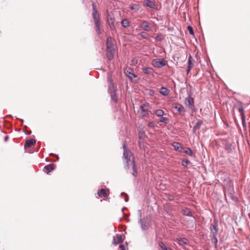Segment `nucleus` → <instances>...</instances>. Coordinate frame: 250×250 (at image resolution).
Masks as SVG:
<instances>
[{
    "label": "nucleus",
    "instance_id": "1",
    "mask_svg": "<svg viewBox=\"0 0 250 250\" xmlns=\"http://www.w3.org/2000/svg\"><path fill=\"white\" fill-rule=\"evenodd\" d=\"M124 153L123 159L124 163V167L126 170L129 168L130 166H131L133 172L132 174L136 177L137 174V168L135 164L134 157L132 155L130 150L127 149L125 142L123 143Z\"/></svg>",
    "mask_w": 250,
    "mask_h": 250
},
{
    "label": "nucleus",
    "instance_id": "2",
    "mask_svg": "<svg viewBox=\"0 0 250 250\" xmlns=\"http://www.w3.org/2000/svg\"><path fill=\"white\" fill-rule=\"evenodd\" d=\"M92 17L96 26V33L99 35L101 33L100 15L96 9L94 3L92 4Z\"/></svg>",
    "mask_w": 250,
    "mask_h": 250
},
{
    "label": "nucleus",
    "instance_id": "3",
    "mask_svg": "<svg viewBox=\"0 0 250 250\" xmlns=\"http://www.w3.org/2000/svg\"><path fill=\"white\" fill-rule=\"evenodd\" d=\"M194 99L191 97V94H189L188 96L185 99V104L189 109L194 110Z\"/></svg>",
    "mask_w": 250,
    "mask_h": 250
},
{
    "label": "nucleus",
    "instance_id": "4",
    "mask_svg": "<svg viewBox=\"0 0 250 250\" xmlns=\"http://www.w3.org/2000/svg\"><path fill=\"white\" fill-rule=\"evenodd\" d=\"M166 64V62L164 59H156L152 61V65L156 68H160L164 66Z\"/></svg>",
    "mask_w": 250,
    "mask_h": 250
},
{
    "label": "nucleus",
    "instance_id": "5",
    "mask_svg": "<svg viewBox=\"0 0 250 250\" xmlns=\"http://www.w3.org/2000/svg\"><path fill=\"white\" fill-rule=\"evenodd\" d=\"M125 73L129 78L131 82H133V77L137 78V76L133 73V70L130 67H126L125 69Z\"/></svg>",
    "mask_w": 250,
    "mask_h": 250
},
{
    "label": "nucleus",
    "instance_id": "6",
    "mask_svg": "<svg viewBox=\"0 0 250 250\" xmlns=\"http://www.w3.org/2000/svg\"><path fill=\"white\" fill-rule=\"evenodd\" d=\"M144 6L148 7L152 9H156V5L155 2L151 0H145L144 1Z\"/></svg>",
    "mask_w": 250,
    "mask_h": 250
},
{
    "label": "nucleus",
    "instance_id": "7",
    "mask_svg": "<svg viewBox=\"0 0 250 250\" xmlns=\"http://www.w3.org/2000/svg\"><path fill=\"white\" fill-rule=\"evenodd\" d=\"M106 21L107 24L109 25L111 30H113L115 28L114 23V19L112 18L109 14L106 15Z\"/></svg>",
    "mask_w": 250,
    "mask_h": 250
},
{
    "label": "nucleus",
    "instance_id": "8",
    "mask_svg": "<svg viewBox=\"0 0 250 250\" xmlns=\"http://www.w3.org/2000/svg\"><path fill=\"white\" fill-rule=\"evenodd\" d=\"M140 27L146 31H152V27L149 25V23L146 21H141L140 23Z\"/></svg>",
    "mask_w": 250,
    "mask_h": 250
},
{
    "label": "nucleus",
    "instance_id": "9",
    "mask_svg": "<svg viewBox=\"0 0 250 250\" xmlns=\"http://www.w3.org/2000/svg\"><path fill=\"white\" fill-rule=\"evenodd\" d=\"M209 229L210 231V237L217 236L218 232V227L210 226Z\"/></svg>",
    "mask_w": 250,
    "mask_h": 250
},
{
    "label": "nucleus",
    "instance_id": "10",
    "mask_svg": "<svg viewBox=\"0 0 250 250\" xmlns=\"http://www.w3.org/2000/svg\"><path fill=\"white\" fill-rule=\"evenodd\" d=\"M174 107L177 110L180 114L184 115L186 110L183 105L179 103H177L175 104Z\"/></svg>",
    "mask_w": 250,
    "mask_h": 250
},
{
    "label": "nucleus",
    "instance_id": "11",
    "mask_svg": "<svg viewBox=\"0 0 250 250\" xmlns=\"http://www.w3.org/2000/svg\"><path fill=\"white\" fill-rule=\"evenodd\" d=\"M172 146L176 151H178L180 152H182V150L184 149L182 145L178 142H174L172 144Z\"/></svg>",
    "mask_w": 250,
    "mask_h": 250
},
{
    "label": "nucleus",
    "instance_id": "12",
    "mask_svg": "<svg viewBox=\"0 0 250 250\" xmlns=\"http://www.w3.org/2000/svg\"><path fill=\"white\" fill-rule=\"evenodd\" d=\"M106 50L114 49V44L112 42V38L108 37L106 40Z\"/></svg>",
    "mask_w": 250,
    "mask_h": 250
},
{
    "label": "nucleus",
    "instance_id": "13",
    "mask_svg": "<svg viewBox=\"0 0 250 250\" xmlns=\"http://www.w3.org/2000/svg\"><path fill=\"white\" fill-rule=\"evenodd\" d=\"M115 49L106 50V56L108 61H111L114 57Z\"/></svg>",
    "mask_w": 250,
    "mask_h": 250
},
{
    "label": "nucleus",
    "instance_id": "14",
    "mask_svg": "<svg viewBox=\"0 0 250 250\" xmlns=\"http://www.w3.org/2000/svg\"><path fill=\"white\" fill-rule=\"evenodd\" d=\"M143 71L146 74L153 75L154 69L152 67H144L143 68Z\"/></svg>",
    "mask_w": 250,
    "mask_h": 250
},
{
    "label": "nucleus",
    "instance_id": "15",
    "mask_svg": "<svg viewBox=\"0 0 250 250\" xmlns=\"http://www.w3.org/2000/svg\"><path fill=\"white\" fill-rule=\"evenodd\" d=\"M36 143V140L33 139H31L30 140H27L26 141L25 143L24 144L25 148H28L31 146L32 145H34Z\"/></svg>",
    "mask_w": 250,
    "mask_h": 250
},
{
    "label": "nucleus",
    "instance_id": "16",
    "mask_svg": "<svg viewBox=\"0 0 250 250\" xmlns=\"http://www.w3.org/2000/svg\"><path fill=\"white\" fill-rule=\"evenodd\" d=\"M123 241L121 234H117L116 237L113 238V243L117 245Z\"/></svg>",
    "mask_w": 250,
    "mask_h": 250
},
{
    "label": "nucleus",
    "instance_id": "17",
    "mask_svg": "<svg viewBox=\"0 0 250 250\" xmlns=\"http://www.w3.org/2000/svg\"><path fill=\"white\" fill-rule=\"evenodd\" d=\"M193 65V62H192V57L190 55L189 58H188V65L187 69V73H189V72L190 71V70L191 67H192Z\"/></svg>",
    "mask_w": 250,
    "mask_h": 250
},
{
    "label": "nucleus",
    "instance_id": "18",
    "mask_svg": "<svg viewBox=\"0 0 250 250\" xmlns=\"http://www.w3.org/2000/svg\"><path fill=\"white\" fill-rule=\"evenodd\" d=\"M159 92L163 96H167L169 93V90L165 87L160 88Z\"/></svg>",
    "mask_w": 250,
    "mask_h": 250
},
{
    "label": "nucleus",
    "instance_id": "19",
    "mask_svg": "<svg viewBox=\"0 0 250 250\" xmlns=\"http://www.w3.org/2000/svg\"><path fill=\"white\" fill-rule=\"evenodd\" d=\"M177 241L178 242V244L181 246H184L186 245L188 243V239L186 238H178Z\"/></svg>",
    "mask_w": 250,
    "mask_h": 250
},
{
    "label": "nucleus",
    "instance_id": "20",
    "mask_svg": "<svg viewBox=\"0 0 250 250\" xmlns=\"http://www.w3.org/2000/svg\"><path fill=\"white\" fill-rule=\"evenodd\" d=\"M112 101L115 103H117L118 101V97L116 95V91L111 92L109 93Z\"/></svg>",
    "mask_w": 250,
    "mask_h": 250
},
{
    "label": "nucleus",
    "instance_id": "21",
    "mask_svg": "<svg viewBox=\"0 0 250 250\" xmlns=\"http://www.w3.org/2000/svg\"><path fill=\"white\" fill-rule=\"evenodd\" d=\"M182 213L184 215L188 216H192V214L190 210L187 208H185L182 210Z\"/></svg>",
    "mask_w": 250,
    "mask_h": 250
},
{
    "label": "nucleus",
    "instance_id": "22",
    "mask_svg": "<svg viewBox=\"0 0 250 250\" xmlns=\"http://www.w3.org/2000/svg\"><path fill=\"white\" fill-rule=\"evenodd\" d=\"M44 169L46 170V172L47 174L50 173L52 170L54 169V166L53 164H49L46 165L44 167Z\"/></svg>",
    "mask_w": 250,
    "mask_h": 250
},
{
    "label": "nucleus",
    "instance_id": "23",
    "mask_svg": "<svg viewBox=\"0 0 250 250\" xmlns=\"http://www.w3.org/2000/svg\"><path fill=\"white\" fill-rule=\"evenodd\" d=\"M97 194L100 197L103 196L105 197L107 196L106 191L104 188H101V189L99 190L98 191Z\"/></svg>",
    "mask_w": 250,
    "mask_h": 250
},
{
    "label": "nucleus",
    "instance_id": "24",
    "mask_svg": "<svg viewBox=\"0 0 250 250\" xmlns=\"http://www.w3.org/2000/svg\"><path fill=\"white\" fill-rule=\"evenodd\" d=\"M139 223L141 225V228L143 230H145L148 229V225L146 223H144L143 222L142 218L139 219Z\"/></svg>",
    "mask_w": 250,
    "mask_h": 250
},
{
    "label": "nucleus",
    "instance_id": "25",
    "mask_svg": "<svg viewBox=\"0 0 250 250\" xmlns=\"http://www.w3.org/2000/svg\"><path fill=\"white\" fill-rule=\"evenodd\" d=\"M182 152H184L190 156L193 155V151L190 148L184 147V150H182Z\"/></svg>",
    "mask_w": 250,
    "mask_h": 250
},
{
    "label": "nucleus",
    "instance_id": "26",
    "mask_svg": "<svg viewBox=\"0 0 250 250\" xmlns=\"http://www.w3.org/2000/svg\"><path fill=\"white\" fill-rule=\"evenodd\" d=\"M129 8L131 10H135L136 11H138L140 9V5L137 4H132L130 5Z\"/></svg>",
    "mask_w": 250,
    "mask_h": 250
},
{
    "label": "nucleus",
    "instance_id": "27",
    "mask_svg": "<svg viewBox=\"0 0 250 250\" xmlns=\"http://www.w3.org/2000/svg\"><path fill=\"white\" fill-rule=\"evenodd\" d=\"M203 124V121L201 120H199L196 125L193 126V131L194 132L196 129L200 128V126Z\"/></svg>",
    "mask_w": 250,
    "mask_h": 250
},
{
    "label": "nucleus",
    "instance_id": "28",
    "mask_svg": "<svg viewBox=\"0 0 250 250\" xmlns=\"http://www.w3.org/2000/svg\"><path fill=\"white\" fill-rule=\"evenodd\" d=\"M138 36H140L143 39H147L149 37V35L146 32H144V31H142V32H140L138 34Z\"/></svg>",
    "mask_w": 250,
    "mask_h": 250
},
{
    "label": "nucleus",
    "instance_id": "29",
    "mask_svg": "<svg viewBox=\"0 0 250 250\" xmlns=\"http://www.w3.org/2000/svg\"><path fill=\"white\" fill-rule=\"evenodd\" d=\"M121 25L124 27H127L129 25V22L126 19H124L121 21Z\"/></svg>",
    "mask_w": 250,
    "mask_h": 250
},
{
    "label": "nucleus",
    "instance_id": "30",
    "mask_svg": "<svg viewBox=\"0 0 250 250\" xmlns=\"http://www.w3.org/2000/svg\"><path fill=\"white\" fill-rule=\"evenodd\" d=\"M116 91V87H115L114 83L109 84H108V92L110 93L111 92Z\"/></svg>",
    "mask_w": 250,
    "mask_h": 250
},
{
    "label": "nucleus",
    "instance_id": "31",
    "mask_svg": "<svg viewBox=\"0 0 250 250\" xmlns=\"http://www.w3.org/2000/svg\"><path fill=\"white\" fill-rule=\"evenodd\" d=\"M138 137L139 139L144 140L145 138V132L143 130H139L138 132Z\"/></svg>",
    "mask_w": 250,
    "mask_h": 250
},
{
    "label": "nucleus",
    "instance_id": "32",
    "mask_svg": "<svg viewBox=\"0 0 250 250\" xmlns=\"http://www.w3.org/2000/svg\"><path fill=\"white\" fill-rule=\"evenodd\" d=\"M240 106L238 108V111L240 112L241 116L242 117L244 118L245 117V116H244V109H243V106H242V103H240Z\"/></svg>",
    "mask_w": 250,
    "mask_h": 250
},
{
    "label": "nucleus",
    "instance_id": "33",
    "mask_svg": "<svg viewBox=\"0 0 250 250\" xmlns=\"http://www.w3.org/2000/svg\"><path fill=\"white\" fill-rule=\"evenodd\" d=\"M155 114L159 117H162L164 114V112L162 109H157L155 111Z\"/></svg>",
    "mask_w": 250,
    "mask_h": 250
},
{
    "label": "nucleus",
    "instance_id": "34",
    "mask_svg": "<svg viewBox=\"0 0 250 250\" xmlns=\"http://www.w3.org/2000/svg\"><path fill=\"white\" fill-rule=\"evenodd\" d=\"M159 121L160 122L164 123L165 124H168L169 122V119L167 118L164 117H161L160 118Z\"/></svg>",
    "mask_w": 250,
    "mask_h": 250
},
{
    "label": "nucleus",
    "instance_id": "35",
    "mask_svg": "<svg viewBox=\"0 0 250 250\" xmlns=\"http://www.w3.org/2000/svg\"><path fill=\"white\" fill-rule=\"evenodd\" d=\"M226 149L228 151V152L232 151V145L229 143H227L226 144Z\"/></svg>",
    "mask_w": 250,
    "mask_h": 250
},
{
    "label": "nucleus",
    "instance_id": "36",
    "mask_svg": "<svg viewBox=\"0 0 250 250\" xmlns=\"http://www.w3.org/2000/svg\"><path fill=\"white\" fill-rule=\"evenodd\" d=\"M211 240L212 241V243H214V246L215 248H217V244H218V239L217 236L214 237H211Z\"/></svg>",
    "mask_w": 250,
    "mask_h": 250
},
{
    "label": "nucleus",
    "instance_id": "37",
    "mask_svg": "<svg viewBox=\"0 0 250 250\" xmlns=\"http://www.w3.org/2000/svg\"><path fill=\"white\" fill-rule=\"evenodd\" d=\"M181 164L183 166L186 167L188 164H190V162L186 159H183L182 160Z\"/></svg>",
    "mask_w": 250,
    "mask_h": 250
},
{
    "label": "nucleus",
    "instance_id": "38",
    "mask_svg": "<svg viewBox=\"0 0 250 250\" xmlns=\"http://www.w3.org/2000/svg\"><path fill=\"white\" fill-rule=\"evenodd\" d=\"M155 39L158 41H162L164 39V36L162 34H159L155 37Z\"/></svg>",
    "mask_w": 250,
    "mask_h": 250
},
{
    "label": "nucleus",
    "instance_id": "39",
    "mask_svg": "<svg viewBox=\"0 0 250 250\" xmlns=\"http://www.w3.org/2000/svg\"><path fill=\"white\" fill-rule=\"evenodd\" d=\"M210 226L218 227V220L217 218H214L213 222L210 224Z\"/></svg>",
    "mask_w": 250,
    "mask_h": 250
},
{
    "label": "nucleus",
    "instance_id": "40",
    "mask_svg": "<svg viewBox=\"0 0 250 250\" xmlns=\"http://www.w3.org/2000/svg\"><path fill=\"white\" fill-rule=\"evenodd\" d=\"M166 196L167 198V199L169 200V201H173L174 200V197L173 195H171V194H166Z\"/></svg>",
    "mask_w": 250,
    "mask_h": 250
},
{
    "label": "nucleus",
    "instance_id": "41",
    "mask_svg": "<svg viewBox=\"0 0 250 250\" xmlns=\"http://www.w3.org/2000/svg\"><path fill=\"white\" fill-rule=\"evenodd\" d=\"M107 82L108 83V84L114 83L111 75L110 74H108L107 76Z\"/></svg>",
    "mask_w": 250,
    "mask_h": 250
},
{
    "label": "nucleus",
    "instance_id": "42",
    "mask_svg": "<svg viewBox=\"0 0 250 250\" xmlns=\"http://www.w3.org/2000/svg\"><path fill=\"white\" fill-rule=\"evenodd\" d=\"M159 245L160 247V248L162 249V250H165L166 249H167L166 246L165 245V244L162 242H160L159 243Z\"/></svg>",
    "mask_w": 250,
    "mask_h": 250
},
{
    "label": "nucleus",
    "instance_id": "43",
    "mask_svg": "<svg viewBox=\"0 0 250 250\" xmlns=\"http://www.w3.org/2000/svg\"><path fill=\"white\" fill-rule=\"evenodd\" d=\"M188 30L189 31V33L190 35H193L194 32L192 27L191 26H188Z\"/></svg>",
    "mask_w": 250,
    "mask_h": 250
},
{
    "label": "nucleus",
    "instance_id": "44",
    "mask_svg": "<svg viewBox=\"0 0 250 250\" xmlns=\"http://www.w3.org/2000/svg\"><path fill=\"white\" fill-rule=\"evenodd\" d=\"M147 125L148 126L152 128H154L155 126L154 123L153 122H149L147 124Z\"/></svg>",
    "mask_w": 250,
    "mask_h": 250
},
{
    "label": "nucleus",
    "instance_id": "45",
    "mask_svg": "<svg viewBox=\"0 0 250 250\" xmlns=\"http://www.w3.org/2000/svg\"><path fill=\"white\" fill-rule=\"evenodd\" d=\"M137 60L136 59H132L131 60V63L133 65H135L137 63Z\"/></svg>",
    "mask_w": 250,
    "mask_h": 250
},
{
    "label": "nucleus",
    "instance_id": "46",
    "mask_svg": "<svg viewBox=\"0 0 250 250\" xmlns=\"http://www.w3.org/2000/svg\"><path fill=\"white\" fill-rule=\"evenodd\" d=\"M146 105L145 104H142L141 105L140 107L142 109L143 112H146V110L144 109V107H145Z\"/></svg>",
    "mask_w": 250,
    "mask_h": 250
},
{
    "label": "nucleus",
    "instance_id": "47",
    "mask_svg": "<svg viewBox=\"0 0 250 250\" xmlns=\"http://www.w3.org/2000/svg\"><path fill=\"white\" fill-rule=\"evenodd\" d=\"M119 248L121 249V250H126L125 247V245L123 244L120 245Z\"/></svg>",
    "mask_w": 250,
    "mask_h": 250
},
{
    "label": "nucleus",
    "instance_id": "48",
    "mask_svg": "<svg viewBox=\"0 0 250 250\" xmlns=\"http://www.w3.org/2000/svg\"><path fill=\"white\" fill-rule=\"evenodd\" d=\"M123 194L125 195V196H126V198H125V202H127L128 201V197L126 193H124V192H122L121 193V195H123Z\"/></svg>",
    "mask_w": 250,
    "mask_h": 250
},
{
    "label": "nucleus",
    "instance_id": "49",
    "mask_svg": "<svg viewBox=\"0 0 250 250\" xmlns=\"http://www.w3.org/2000/svg\"><path fill=\"white\" fill-rule=\"evenodd\" d=\"M49 156H55L57 158V160H58L59 159V156L58 155H56L55 154H54L53 153H52L49 154Z\"/></svg>",
    "mask_w": 250,
    "mask_h": 250
},
{
    "label": "nucleus",
    "instance_id": "50",
    "mask_svg": "<svg viewBox=\"0 0 250 250\" xmlns=\"http://www.w3.org/2000/svg\"><path fill=\"white\" fill-rule=\"evenodd\" d=\"M138 214H139V217H140V218H141V216H142V212H141V210L139 209L138 210Z\"/></svg>",
    "mask_w": 250,
    "mask_h": 250
},
{
    "label": "nucleus",
    "instance_id": "51",
    "mask_svg": "<svg viewBox=\"0 0 250 250\" xmlns=\"http://www.w3.org/2000/svg\"><path fill=\"white\" fill-rule=\"evenodd\" d=\"M142 114L143 116H146V115L147 114V111L146 110V112H142Z\"/></svg>",
    "mask_w": 250,
    "mask_h": 250
},
{
    "label": "nucleus",
    "instance_id": "52",
    "mask_svg": "<svg viewBox=\"0 0 250 250\" xmlns=\"http://www.w3.org/2000/svg\"><path fill=\"white\" fill-rule=\"evenodd\" d=\"M8 139V136H6L5 137H4V141L5 142H6L7 141V140Z\"/></svg>",
    "mask_w": 250,
    "mask_h": 250
},
{
    "label": "nucleus",
    "instance_id": "53",
    "mask_svg": "<svg viewBox=\"0 0 250 250\" xmlns=\"http://www.w3.org/2000/svg\"><path fill=\"white\" fill-rule=\"evenodd\" d=\"M25 134L26 135H30L31 133V131H29L27 132H25Z\"/></svg>",
    "mask_w": 250,
    "mask_h": 250
},
{
    "label": "nucleus",
    "instance_id": "54",
    "mask_svg": "<svg viewBox=\"0 0 250 250\" xmlns=\"http://www.w3.org/2000/svg\"><path fill=\"white\" fill-rule=\"evenodd\" d=\"M230 197L232 198V199L234 200L235 198H236L234 196L232 195V194H230Z\"/></svg>",
    "mask_w": 250,
    "mask_h": 250
},
{
    "label": "nucleus",
    "instance_id": "55",
    "mask_svg": "<svg viewBox=\"0 0 250 250\" xmlns=\"http://www.w3.org/2000/svg\"><path fill=\"white\" fill-rule=\"evenodd\" d=\"M46 161L47 162L51 161V162H55L56 161V160H50V161H49V160H47V158H46Z\"/></svg>",
    "mask_w": 250,
    "mask_h": 250
},
{
    "label": "nucleus",
    "instance_id": "56",
    "mask_svg": "<svg viewBox=\"0 0 250 250\" xmlns=\"http://www.w3.org/2000/svg\"><path fill=\"white\" fill-rule=\"evenodd\" d=\"M20 121H21L22 124L23 123V119H20Z\"/></svg>",
    "mask_w": 250,
    "mask_h": 250
},
{
    "label": "nucleus",
    "instance_id": "57",
    "mask_svg": "<svg viewBox=\"0 0 250 250\" xmlns=\"http://www.w3.org/2000/svg\"><path fill=\"white\" fill-rule=\"evenodd\" d=\"M171 250V249H166V250Z\"/></svg>",
    "mask_w": 250,
    "mask_h": 250
},
{
    "label": "nucleus",
    "instance_id": "58",
    "mask_svg": "<svg viewBox=\"0 0 250 250\" xmlns=\"http://www.w3.org/2000/svg\"><path fill=\"white\" fill-rule=\"evenodd\" d=\"M171 250V249H166V250Z\"/></svg>",
    "mask_w": 250,
    "mask_h": 250
},
{
    "label": "nucleus",
    "instance_id": "59",
    "mask_svg": "<svg viewBox=\"0 0 250 250\" xmlns=\"http://www.w3.org/2000/svg\"><path fill=\"white\" fill-rule=\"evenodd\" d=\"M126 208H124L123 209H122V211H123L124 210H125V209Z\"/></svg>",
    "mask_w": 250,
    "mask_h": 250
},
{
    "label": "nucleus",
    "instance_id": "60",
    "mask_svg": "<svg viewBox=\"0 0 250 250\" xmlns=\"http://www.w3.org/2000/svg\"><path fill=\"white\" fill-rule=\"evenodd\" d=\"M7 116L12 117L11 115H7Z\"/></svg>",
    "mask_w": 250,
    "mask_h": 250
},
{
    "label": "nucleus",
    "instance_id": "61",
    "mask_svg": "<svg viewBox=\"0 0 250 250\" xmlns=\"http://www.w3.org/2000/svg\"><path fill=\"white\" fill-rule=\"evenodd\" d=\"M138 39H139V40H141V39H140V38H139V37H138Z\"/></svg>",
    "mask_w": 250,
    "mask_h": 250
}]
</instances>
